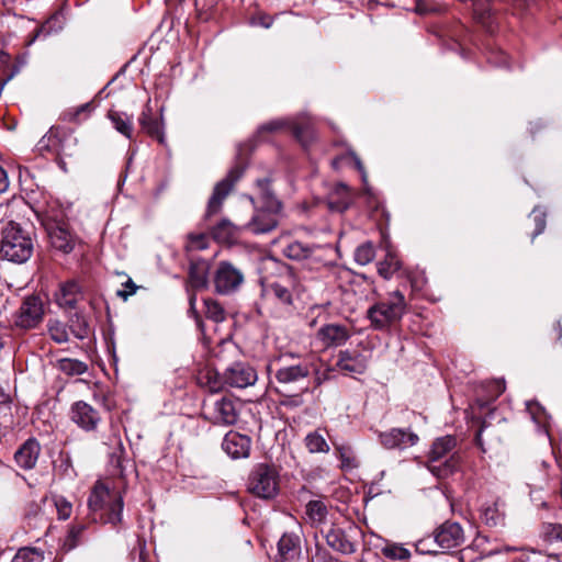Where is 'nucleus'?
I'll list each match as a JSON object with an SVG mask.
<instances>
[{
  "instance_id": "1",
  "label": "nucleus",
  "mask_w": 562,
  "mask_h": 562,
  "mask_svg": "<svg viewBox=\"0 0 562 562\" xmlns=\"http://www.w3.org/2000/svg\"><path fill=\"white\" fill-rule=\"evenodd\" d=\"M269 184L270 181L267 178L257 180L260 195L257 202L254 198H250L255 205V213L246 228L254 234L269 233L279 224L281 203L271 192Z\"/></svg>"
},
{
  "instance_id": "2",
  "label": "nucleus",
  "mask_w": 562,
  "mask_h": 562,
  "mask_svg": "<svg viewBox=\"0 0 562 562\" xmlns=\"http://www.w3.org/2000/svg\"><path fill=\"white\" fill-rule=\"evenodd\" d=\"M123 497L116 490L97 482L88 498L91 519L95 522L117 525L122 520Z\"/></svg>"
},
{
  "instance_id": "3",
  "label": "nucleus",
  "mask_w": 562,
  "mask_h": 562,
  "mask_svg": "<svg viewBox=\"0 0 562 562\" xmlns=\"http://www.w3.org/2000/svg\"><path fill=\"white\" fill-rule=\"evenodd\" d=\"M34 250V241L29 232L14 222L8 223L1 232L0 258L13 263L26 262Z\"/></svg>"
},
{
  "instance_id": "4",
  "label": "nucleus",
  "mask_w": 562,
  "mask_h": 562,
  "mask_svg": "<svg viewBox=\"0 0 562 562\" xmlns=\"http://www.w3.org/2000/svg\"><path fill=\"white\" fill-rule=\"evenodd\" d=\"M406 308L404 294L396 290L372 304L367 311V318L373 329L386 330L392 325L401 322Z\"/></svg>"
},
{
  "instance_id": "5",
  "label": "nucleus",
  "mask_w": 562,
  "mask_h": 562,
  "mask_svg": "<svg viewBox=\"0 0 562 562\" xmlns=\"http://www.w3.org/2000/svg\"><path fill=\"white\" fill-rule=\"evenodd\" d=\"M273 366H279L274 373L276 380L285 387L300 385L314 370V361L311 359H297L293 355L274 359L268 364V372L272 370Z\"/></svg>"
},
{
  "instance_id": "6",
  "label": "nucleus",
  "mask_w": 562,
  "mask_h": 562,
  "mask_svg": "<svg viewBox=\"0 0 562 562\" xmlns=\"http://www.w3.org/2000/svg\"><path fill=\"white\" fill-rule=\"evenodd\" d=\"M279 483L278 470L272 465L259 463L249 474L247 490L259 498L271 499L278 495Z\"/></svg>"
},
{
  "instance_id": "7",
  "label": "nucleus",
  "mask_w": 562,
  "mask_h": 562,
  "mask_svg": "<svg viewBox=\"0 0 562 562\" xmlns=\"http://www.w3.org/2000/svg\"><path fill=\"white\" fill-rule=\"evenodd\" d=\"M327 251L328 249L321 245H307L293 240L284 246L282 254L290 260L301 262L302 267L307 270L318 271L327 266Z\"/></svg>"
},
{
  "instance_id": "8",
  "label": "nucleus",
  "mask_w": 562,
  "mask_h": 562,
  "mask_svg": "<svg viewBox=\"0 0 562 562\" xmlns=\"http://www.w3.org/2000/svg\"><path fill=\"white\" fill-rule=\"evenodd\" d=\"M245 277L240 269L228 261H221L213 276L215 291L222 295H229L239 290Z\"/></svg>"
},
{
  "instance_id": "9",
  "label": "nucleus",
  "mask_w": 562,
  "mask_h": 562,
  "mask_svg": "<svg viewBox=\"0 0 562 562\" xmlns=\"http://www.w3.org/2000/svg\"><path fill=\"white\" fill-rule=\"evenodd\" d=\"M44 317L42 300L35 295L26 296L14 316V325L18 328L29 330L37 327Z\"/></svg>"
},
{
  "instance_id": "10",
  "label": "nucleus",
  "mask_w": 562,
  "mask_h": 562,
  "mask_svg": "<svg viewBox=\"0 0 562 562\" xmlns=\"http://www.w3.org/2000/svg\"><path fill=\"white\" fill-rule=\"evenodd\" d=\"M241 175L243 168L236 166L229 170V172L223 180L216 183L207 203L205 214L207 218L217 214L221 211L224 200L231 193L235 183L239 180Z\"/></svg>"
},
{
  "instance_id": "11",
  "label": "nucleus",
  "mask_w": 562,
  "mask_h": 562,
  "mask_svg": "<svg viewBox=\"0 0 562 562\" xmlns=\"http://www.w3.org/2000/svg\"><path fill=\"white\" fill-rule=\"evenodd\" d=\"M258 380L255 368L245 362H235L225 369L223 382L227 386L236 389H246L254 385Z\"/></svg>"
},
{
  "instance_id": "12",
  "label": "nucleus",
  "mask_w": 562,
  "mask_h": 562,
  "mask_svg": "<svg viewBox=\"0 0 562 562\" xmlns=\"http://www.w3.org/2000/svg\"><path fill=\"white\" fill-rule=\"evenodd\" d=\"M205 417L215 425L231 426L237 422L238 411L234 401L222 397L205 406Z\"/></svg>"
},
{
  "instance_id": "13",
  "label": "nucleus",
  "mask_w": 562,
  "mask_h": 562,
  "mask_svg": "<svg viewBox=\"0 0 562 562\" xmlns=\"http://www.w3.org/2000/svg\"><path fill=\"white\" fill-rule=\"evenodd\" d=\"M350 336V330L346 325L331 323L323 325L316 331L315 339L323 349H328L345 345Z\"/></svg>"
},
{
  "instance_id": "14",
  "label": "nucleus",
  "mask_w": 562,
  "mask_h": 562,
  "mask_svg": "<svg viewBox=\"0 0 562 562\" xmlns=\"http://www.w3.org/2000/svg\"><path fill=\"white\" fill-rule=\"evenodd\" d=\"M70 419L85 431H94L100 422V413L83 401L75 402L70 407Z\"/></svg>"
},
{
  "instance_id": "15",
  "label": "nucleus",
  "mask_w": 562,
  "mask_h": 562,
  "mask_svg": "<svg viewBox=\"0 0 562 562\" xmlns=\"http://www.w3.org/2000/svg\"><path fill=\"white\" fill-rule=\"evenodd\" d=\"M370 357L358 350H342L338 355L337 368L346 374H362L368 368Z\"/></svg>"
},
{
  "instance_id": "16",
  "label": "nucleus",
  "mask_w": 562,
  "mask_h": 562,
  "mask_svg": "<svg viewBox=\"0 0 562 562\" xmlns=\"http://www.w3.org/2000/svg\"><path fill=\"white\" fill-rule=\"evenodd\" d=\"M379 439L381 445L386 449H406L415 446L418 441V436L406 429L392 428L387 431L380 432Z\"/></svg>"
},
{
  "instance_id": "17",
  "label": "nucleus",
  "mask_w": 562,
  "mask_h": 562,
  "mask_svg": "<svg viewBox=\"0 0 562 562\" xmlns=\"http://www.w3.org/2000/svg\"><path fill=\"white\" fill-rule=\"evenodd\" d=\"M435 541L445 550L457 548L464 541L463 529L458 522L446 521L435 531Z\"/></svg>"
},
{
  "instance_id": "18",
  "label": "nucleus",
  "mask_w": 562,
  "mask_h": 562,
  "mask_svg": "<svg viewBox=\"0 0 562 562\" xmlns=\"http://www.w3.org/2000/svg\"><path fill=\"white\" fill-rule=\"evenodd\" d=\"M251 439L237 431H228L222 442V449L232 459H244L250 454Z\"/></svg>"
},
{
  "instance_id": "19",
  "label": "nucleus",
  "mask_w": 562,
  "mask_h": 562,
  "mask_svg": "<svg viewBox=\"0 0 562 562\" xmlns=\"http://www.w3.org/2000/svg\"><path fill=\"white\" fill-rule=\"evenodd\" d=\"M83 300V292L76 281H67L60 284L55 294V301L64 310H75L80 301Z\"/></svg>"
},
{
  "instance_id": "20",
  "label": "nucleus",
  "mask_w": 562,
  "mask_h": 562,
  "mask_svg": "<svg viewBox=\"0 0 562 562\" xmlns=\"http://www.w3.org/2000/svg\"><path fill=\"white\" fill-rule=\"evenodd\" d=\"M41 446L35 438H29L14 453L16 465L23 470H32L38 460Z\"/></svg>"
},
{
  "instance_id": "21",
  "label": "nucleus",
  "mask_w": 562,
  "mask_h": 562,
  "mask_svg": "<svg viewBox=\"0 0 562 562\" xmlns=\"http://www.w3.org/2000/svg\"><path fill=\"white\" fill-rule=\"evenodd\" d=\"M300 552V537L294 532H284L278 542L277 562H294Z\"/></svg>"
},
{
  "instance_id": "22",
  "label": "nucleus",
  "mask_w": 562,
  "mask_h": 562,
  "mask_svg": "<svg viewBox=\"0 0 562 562\" xmlns=\"http://www.w3.org/2000/svg\"><path fill=\"white\" fill-rule=\"evenodd\" d=\"M67 140H72V137L59 128L52 127L40 140V145L58 155L70 156L71 153L66 148Z\"/></svg>"
},
{
  "instance_id": "23",
  "label": "nucleus",
  "mask_w": 562,
  "mask_h": 562,
  "mask_svg": "<svg viewBox=\"0 0 562 562\" xmlns=\"http://www.w3.org/2000/svg\"><path fill=\"white\" fill-rule=\"evenodd\" d=\"M138 123L142 130L151 138L157 139L160 144L165 143V135L162 131V123L159 119L153 115V110L149 104H146L138 117Z\"/></svg>"
},
{
  "instance_id": "24",
  "label": "nucleus",
  "mask_w": 562,
  "mask_h": 562,
  "mask_svg": "<svg viewBox=\"0 0 562 562\" xmlns=\"http://www.w3.org/2000/svg\"><path fill=\"white\" fill-rule=\"evenodd\" d=\"M432 460L428 458L426 467L427 469L438 479H446L451 475L460 464V457L457 453H452L447 459Z\"/></svg>"
},
{
  "instance_id": "25",
  "label": "nucleus",
  "mask_w": 562,
  "mask_h": 562,
  "mask_svg": "<svg viewBox=\"0 0 562 562\" xmlns=\"http://www.w3.org/2000/svg\"><path fill=\"white\" fill-rule=\"evenodd\" d=\"M325 539L331 549L342 554H351L356 550L355 543L350 541L345 531L340 528L328 529L325 533Z\"/></svg>"
},
{
  "instance_id": "26",
  "label": "nucleus",
  "mask_w": 562,
  "mask_h": 562,
  "mask_svg": "<svg viewBox=\"0 0 562 562\" xmlns=\"http://www.w3.org/2000/svg\"><path fill=\"white\" fill-rule=\"evenodd\" d=\"M189 283L195 290H202L209 283V263L205 260L192 261L189 269Z\"/></svg>"
},
{
  "instance_id": "27",
  "label": "nucleus",
  "mask_w": 562,
  "mask_h": 562,
  "mask_svg": "<svg viewBox=\"0 0 562 562\" xmlns=\"http://www.w3.org/2000/svg\"><path fill=\"white\" fill-rule=\"evenodd\" d=\"M351 204V194L346 184L336 186L334 192L328 198V207L334 212H344Z\"/></svg>"
},
{
  "instance_id": "28",
  "label": "nucleus",
  "mask_w": 562,
  "mask_h": 562,
  "mask_svg": "<svg viewBox=\"0 0 562 562\" xmlns=\"http://www.w3.org/2000/svg\"><path fill=\"white\" fill-rule=\"evenodd\" d=\"M50 244L55 249H58L65 254L70 252L74 249L75 240L71 234L63 228L56 227L49 233Z\"/></svg>"
},
{
  "instance_id": "29",
  "label": "nucleus",
  "mask_w": 562,
  "mask_h": 562,
  "mask_svg": "<svg viewBox=\"0 0 562 562\" xmlns=\"http://www.w3.org/2000/svg\"><path fill=\"white\" fill-rule=\"evenodd\" d=\"M293 274L289 273L284 282H273L268 286V293L272 295L280 304L291 305L292 304V292L286 282H292Z\"/></svg>"
},
{
  "instance_id": "30",
  "label": "nucleus",
  "mask_w": 562,
  "mask_h": 562,
  "mask_svg": "<svg viewBox=\"0 0 562 562\" xmlns=\"http://www.w3.org/2000/svg\"><path fill=\"white\" fill-rule=\"evenodd\" d=\"M108 117L114 128L128 139H133V120L125 112L110 111Z\"/></svg>"
},
{
  "instance_id": "31",
  "label": "nucleus",
  "mask_w": 562,
  "mask_h": 562,
  "mask_svg": "<svg viewBox=\"0 0 562 562\" xmlns=\"http://www.w3.org/2000/svg\"><path fill=\"white\" fill-rule=\"evenodd\" d=\"M238 227L224 218L212 228L213 237L220 243H229L237 237Z\"/></svg>"
},
{
  "instance_id": "32",
  "label": "nucleus",
  "mask_w": 562,
  "mask_h": 562,
  "mask_svg": "<svg viewBox=\"0 0 562 562\" xmlns=\"http://www.w3.org/2000/svg\"><path fill=\"white\" fill-rule=\"evenodd\" d=\"M456 445L457 440L452 436L437 438L431 446L428 458H432V460L443 459L454 449Z\"/></svg>"
},
{
  "instance_id": "33",
  "label": "nucleus",
  "mask_w": 562,
  "mask_h": 562,
  "mask_svg": "<svg viewBox=\"0 0 562 562\" xmlns=\"http://www.w3.org/2000/svg\"><path fill=\"white\" fill-rule=\"evenodd\" d=\"M56 368L69 376L81 375L88 371V364L86 362L71 358L58 359L56 361Z\"/></svg>"
},
{
  "instance_id": "34",
  "label": "nucleus",
  "mask_w": 562,
  "mask_h": 562,
  "mask_svg": "<svg viewBox=\"0 0 562 562\" xmlns=\"http://www.w3.org/2000/svg\"><path fill=\"white\" fill-rule=\"evenodd\" d=\"M304 442L311 453H327L329 451V445L319 430L307 434Z\"/></svg>"
},
{
  "instance_id": "35",
  "label": "nucleus",
  "mask_w": 562,
  "mask_h": 562,
  "mask_svg": "<svg viewBox=\"0 0 562 562\" xmlns=\"http://www.w3.org/2000/svg\"><path fill=\"white\" fill-rule=\"evenodd\" d=\"M305 513L312 524L318 525L326 520L328 510L323 501L314 499L307 503Z\"/></svg>"
},
{
  "instance_id": "36",
  "label": "nucleus",
  "mask_w": 562,
  "mask_h": 562,
  "mask_svg": "<svg viewBox=\"0 0 562 562\" xmlns=\"http://www.w3.org/2000/svg\"><path fill=\"white\" fill-rule=\"evenodd\" d=\"M400 269L401 261L398 260L397 256L392 251H387L384 260L378 263L379 274L386 280L391 279L392 276Z\"/></svg>"
},
{
  "instance_id": "37",
  "label": "nucleus",
  "mask_w": 562,
  "mask_h": 562,
  "mask_svg": "<svg viewBox=\"0 0 562 562\" xmlns=\"http://www.w3.org/2000/svg\"><path fill=\"white\" fill-rule=\"evenodd\" d=\"M85 530L86 526L83 524L72 525L64 538L63 550L70 551L75 549L81 542Z\"/></svg>"
},
{
  "instance_id": "38",
  "label": "nucleus",
  "mask_w": 562,
  "mask_h": 562,
  "mask_svg": "<svg viewBox=\"0 0 562 562\" xmlns=\"http://www.w3.org/2000/svg\"><path fill=\"white\" fill-rule=\"evenodd\" d=\"M69 328L72 335L80 340L87 338L89 335V324L86 317L80 313H76L69 319Z\"/></svg>"
},
{
  "instance_id": "39",
  "label": "nucleus",
  "mask_w": 562,
  "mask_h": 562,
  "mask_svg": "<svg viewBox=\"0 0 562 562\" xmlns=\"http://www.w3.org/2000/svg\"><path fill=\"white\" fill-rule=\"evenodd\" d=\"M47 327L49 337L55 342L65 344L69 340L66 324L61 323L60 321H49Z\"/></svg>"
},
{
  "instance_id": "40",
  "label": "nucleus",
  "mask_w": 562,
  "mask_h": 562,
  "mask_svg": "<svg viewBox=\"0 0 562 562\" xmlns=\"http://www.w3.org/2000/svg\"><path fill=\"white\" fill-rule=\"evenodd\" d=\"M381 551L385 558L393 560L407 561L411 558L409 550L397 543H386Z\"/></svg>"
},
{
  "instance_id": "41",
  "label": "nucleus",
  "mask_w": 562,
  "mask_h": 562,
  "mask_svg": "<svg viewBox=\"0 0 562 562\" xmlns=\"http://www.w3.org/2000/svg\"><path fill=\"white\" fill-rule=\"evenodd\" d=\"M205 305V315L209 319H212L215 323H222L225 321L226 313L223 306L213 299H206L204 301Z\"/></svg>"
},
{
  "instance_id": "42",
  "label": "nucleus",
  "mask_w": 562,
  "mask_h": 562,
  "mask_svg": "<svg viewBox=\"0 0 562 562\" xmlns=\"http://www.w3.org/2000/svg\"><path fill=\"white\" fill-rule=\"evenodd\" d=\"M375 257V250L371 243H364L357 247L355 251V261L360 266L370 263Z\"/></svg>"
},
{
  "instance_id": "43",
  "label": "nucleus",
  "mask_w": 562,
  "mask_h": 562,
  "mask_svg": "<svg viewBox=\"0 0 562 562\" xmlns=\"http://www.w3.org/2000/svg\"><path fill=\"white\" fill-rule=\"evenodd\" d=\"M43 553L35 548H21L11 562H43Z\"/></svg>"
},
{
  "instance_id": "44",
  "label": "nucleus",
  "mask_w": 562,
  "mask_h": 562,
  "mask_svg": "<svg viewBox=\"0 0 562 562\" xmlns=\"http://www.w3.org/2000/svg\"><path fill=\"white\" fill-rule=\"evenodd\" d=\"M94 110V106L92 102L83 103L79 106L68 109L64 112V120L69 122L79 121L80 116L85 114L86 116H89L91 112Z\"/></svg>"
},
{
  "instance_id": "45",
  "label": "nucleus",
  "mask_w": 562,
  "mask_h": 562,
  "mask_svg": "<svg viewBox=\"0 0 562 562\" xmlns=\"http://www.w3.org/2000/svg\"><path fill=\"white\" fill-rule=\"evenodd\" d=\"M53 503L56 507L59 519L66 520L71 516L72 505L66 497L61 495H54Z\"/></svg>"
},
{
  "instance_id": "46",
  "label": "nucleus",
  "mask_w": 562,
  "mask_h": 562,
  "mask_svg": "<svg viewBox=\"0 0 562 562\" xmlns=\"http://www.w3.org/2000/svg\"><path fill=\"white\" fill-rule=\"evenodd\" d=\"M209 247V238L205 234H190L188 236V250H203Z\"/></svg>"
},
{
  "instance_id": "47",
  "label": "nucleus",
  "mask_w": 562,
  "mask_h": 562,
  "mask_svg": "<svg viewBox=\"0 0 562 562\" xmlns=\"http://www.w3.org/2000/svg\"><path fill=\"white\" fill-rule=\"evenodd\" d=\"M337 452L341 461L342 469H352L358 465L356 457L349 447H339L337 448Z\"/></svg>"
},
{
  "instance_id": "48",
  "label": "nucleus",
  "mask_w": 562,
  "mask_h": 562,
  "mask_svg": "<svg viewBox=\"0 0 562 562\" xmlns=\"http://www.w3.org/2000/svg\"><path fill=\"white\" fill-rule=\"evenodd\" d=\"M481 518L488 526H496L501 521V515L495 506H487L482 510Z\"/></svg>"
},
{
  "instance_id": "49",
  "label": "nucleus",
  "mask_w": 562,
  "mask_h": 562,
  "mask_svg": "<svg viewBox=\"0 0 562 562\" xmlns=\"http://www.w3.org/2000/svg\"><path fill=\"white\" fill-rule=\"evenodd\" d=\"M546 535L550 541H562V525L549 524L546 528Z\"/></svg>"
},
{
  "instance_id": "50",
  "label": "nucleus",
  "mask_w": 562,
  "mask_h": 562,
  "mask_svg": "<svg viewBox=\"0 0 562 562\" xmlns=\"http://www.w3.org/2000/svg\"><path fill=\"white\" fill-rule=\"evenodd\" d=\"M123 286L125 289L124 290H119L117 291V295L123 297L124 300H126L128 296L133 295L136 292V289H137V286L135 285V283L131 279H128L123 284Z\"/></svg>"
},
{
  "instance_id": "51",
  "label": "nucleus",
  "mask_w": 562,
  "mask_h": 562,
  "mask_svg": "<svg viewBox=\"0 0 562 562\" xmlns=\"http://www.w3.org/2000/svg\"><path fill=\"white\" fill-rule=\"evenodd\" d=\"M307 128H308V125L305 123H303V124L291 123L292 133L301 142H303L305 133L307 132Z\"/></svg>"
},
{
  "instance_id": "52",
  "label": "nucleus",
  "mask_w": 562,
  "mask_h": 562,
  "mask_svg": "<svg viewBox=\"0 0 562 562\" xmlns=\"http://www.w3.org/2000/svg\"><path fill=\"white\" fill-rule=\"evenodd\" d=\"M286 122L285 121H282V120H277V121H271L267 124H263L260 128H259V132H274V131H279L281 128H283L285 126Z\"/></svg>"
},
{
  "instance_id": "53",
  "label": "nucleus",
  "mask_w": 562,
  "mask_h": 562,
  "mask_svg": "<svg viewBox=\"0 0 562 562\" xmlns=\"http://www.w3.org/2000/svg\"><path fill=\"white\" fill-rule=\"evenodd\" d=\"M312 373L315 374V386H319L324 381L329 378V370H324L323 372L318 369L317 363L314 362V370Z\"/></svg>"
},
{
  "instance_id": "54",
  "label": "nucleus",
  "mask_w": 562,
  "mask_h": 562,
  "mask_svg": "<svg viewBox=\"0 0 562 562\" xmlns=\"http://www.w3.org/2000/svg\"><path fill=\"white\" fill-rule=\"evenodd\" d=\"M532 213L535 214V222H536V231H535L533 236H537L544 231L546 220H544L543 215L537 214V210H533Z\"/></svg>"
},
{
  "instance_id": "55",
  "label": "nucleus",
  "mask_w": 562,
  "mask_h": 562,
  "mask_svg": "<svg viewBox=\"0 0 562 562\" xmlns=\"http://www.w3.org/2000/svg\"><path fill=\"white\" fill-rule=\"evenodd\" d=\"M9 188V178L7 171L0 166V194Z\"/></svg>"
},
{
  "instance_id": "56",
  "label": "nucleus",
  "mask_w": 562,
  "mask_h": 562,
  "mask_svg": "<svg viewBox=\"0 0 562 562\" xmlns=\"http://www.w3.org/2000/svg\"><path fill=\"white\" fill-rule=\"evenodd\" d=\"M351 157L355 161L356 168L361 173L362 181L366 183L367 182V173H366V170L363 168V165H362L360 158L353 153L351 154Z\"/></svg>"
},
{
  "instance_id": "57",
  "label": "nucleus",
  "mask_w": 562,
  "mask_h": 562,
  "mask_svg": "<svg viewBox=\"0 0 562 562\" xmlns=\"http://www.w3.org/2000/svg\"><path fill=\"white\" fill-rule=\"evenodd\" d=\"M254 24L261 25L266 29L270 27L272 24V19L268 15L258 16L252 21Z\"/></svg>"
},
{
  "instance_id": "58",
  "label": "nucleus",
  "mask_w": 562,
  "mask_h": 562,
  "mask_svg": "<svg viewBox=\"0 0 562 562\" xmlns=\"http://www.w3.org/2000/svg\"><path fill=\"white\" fill-rule=\"evenodd\" d=\"M58 20L57 15L52 16L49 20H47L38 30L37 35L41 33H45L46 35L50 33V24L56 22Z\"/></svg>"
},
{
  "instance_id": "59",
  "label": "nucleus",
  "mask_w": 562,
  "mask_h": 562,
  "mask_svg": "<svg viewBox=\"0 0 562 562\" xmlns=\"http://www.w3.org/2000/svg\"><path fill=\"white\" fill-rule=\"evenodd\" d=\"M415 11L418 13V14H426L430 11H432L431 8L427 7L424 2V0H416V7H415Z\"/></svg>"
},
{
  "instance_id": "60",
  "label": "nucleus",
  "mask_w": 562,
  "mask_h": 562,
  "mask_svg": "<svg viewBox=\"0 0 562 562\" xmlns=\"http://www.w3.org/2000/svg\"><path fill=\"white\" fill-rule=\"evenodd\" d=\"M527 409L529 411V413L531 414L532 418L535 420H538L539 417H538V412L541 411L542 408L537 404V403H528L527 404Z\"/></svg>"
},
{
  "instance_id": "61",
  "label": "nucleus",
  "mask_w": 562,
  "mask_h": 562,
  "mask_svg": "<svg viewBox=\"0 0 562 562\" xmlns=\"http://www.w3.org/2000/svg\"><path fill=\"white\" fill-rule=\"evenodd\" d=\"M493 387L495 389V397H498L505 391L504 382L496 381L493 383Z\"/></svg>"
},
{
  "instance_id": "62",
  "label": "nucleus",
  "mask_w": 562,
  "mask_h": 562,
  "mask_svg": "<svg viewBox=\"0 0 562 562\" xmlns=\"http://www.w3.org/2000/svg\"><path fill=\"white\" fill-rule=\"evenodd\" d=\"M513 3L515 7H522L526 5V0H513Z\"/></svg>"
},
{
  "instance_id": "63",
  "label": "nucleus",
  "mask_w": 562,
  "mask_h": 562,
  "mask_svg": "<svg viewBox=\"0 0 562 562\" xmlns=\"http://www.w3.org/2000/svg\"><path fill=\"white\" fill-rule=\"evenodd\" d=\"M499 65L507 66V57L502 53Z\"/></svg>"
},
{
  "instance_id": "64",
  "label": "nucleus",
  "mask_w": 562,
  "mask_h": 562,
  "mask_svg": "<svg viewBox=\"0 0 562 562\" xmlns=\"http://www.w3.org/2000/svg\"><path fill=\"white\" fill-rule=\"evenodd\" d=\"M193 302H194V297L192 296V297L190 299V303H191V305H193Z\"/></svg>"
}]
</instances>
